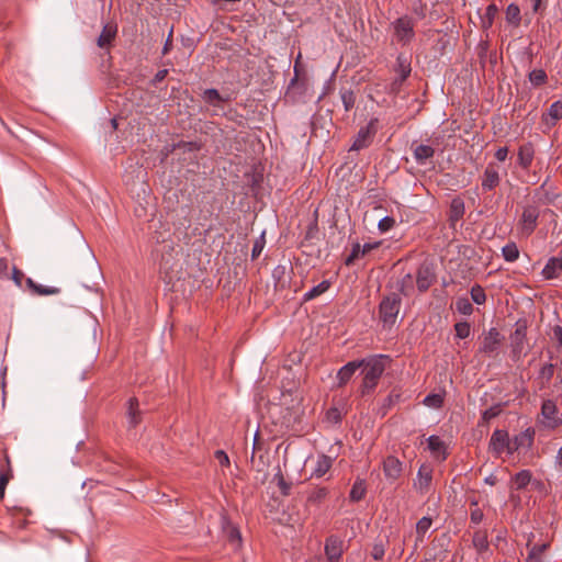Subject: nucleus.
Returning <instances> with one entry per match:
<instances>
[{"mask_svg":"<svg viewBox=\"0 0 562 562\" xmlns=\"http://www.w3.org/2000/svg\"><path fill=\"white\" fill-rule=\"evenodd\" d=\"M171 34H172V32L169 33V36H168V38H167V41H166V43L164 45V49H162V54L164 55L167 54L169 52L170 47H171V44H172Z\"/></svg>","mask_w":562,"mask_h":562,"instance_id":"nucleus-62","label":"nucleus"},{"mask_svg":"<svg viewBox=\"0 0 562 562\" xmlns=\"http://www.w3.org/2000/svg\"><path fill=\"white\" fill-rule=\"evenodd\" d=\"M473 544L479 551H484L488 547L487 533L484 530H477L473 535Z\"/></svg>","mask_w":562,"mask_h":562,"instance_id":"nucleus-32","label":"nucleus"},{"mask_svg":"<svg viewBox=\"0 0 562 562\" xmlns=\"http://www.w3.org/2000/svg\"><path fill=\"white\" fill-rule=\"evenodd\" d=\"M117 33V25L113 22L103 25L102 31L97 40L100 48L109 49Z\"/></svg>","mask_w":562,"mask_h":562,"instance_id":"nucleus-16","label":"nucleus"},{"mask_svg":"<svg viewBox=\"0 0 562 562\" xmlns=\"http://www.w3.org/2000/svg\"><path fill=\"white\" fill-rule=\"evenodd\" d=\"M503 337L496 328H490L483 334L479 352L487 357H494L501 347Z\"/></svg>","mask_w":562,"mask_h":562,"instance_id":"nucleus-3","label":"nucleus"},{"mask_svg":"<svg viewBox=\"0 0 562 562\" xmlns=\"http://www.w3.org/2000/svg\"><path fill=\"white\" fill-rule=\"evenodd\" d=\"M542 425L548 429H555L562 425V415L552 400H544L541 405Z\"/></svg>","mask_w":562,"mask_h":562,"instance_id":"nucleus-5","label":"nucleus"},{"mask_svg":"<svg viewBox=\"0 0 562 562\" xmlns=\"http://www.w3.org/2000/svg\"><path fill=\"white\" fill-rule=\"evenodd\" d=\"M327 490L325 487H321V488H317L316 491H314L311 496L308 497L310 501H313V502H319L322 499H324L326 496H327Z\"/></svg>","mask_w":562,"mask_h":562,"instance_id":"nucleus-50","label":"nucleus"},{"mask_svg":"<svg viewBox=\"0 0 562 562\" xmlns=\"http://www.w3.org/2000/svg\"><path fill=\"white\" fill-rule=\"evenodd\" d=\"M167 74H168L167 69H161V70L157 71V74L154 77L153 82L156 85V83L162 81L166 78Z\"/></svg>","mask_w":562,"mask_h":562,"instance_id":"nucleus-59","label":"nucleus"},{"mask_svg":"<svg viewBox=\"0 0 562 562\" xmlns=\"http://www.w3.org/2000/svg\"><path fill=\"white\" fill-rule=\"evenodd\" d=\"M541 274L546 280L559 278L562 274V254L549 258Z\"/></svg>","mask_w":562,"mask_h":562,"instance_id":"nucleus-15","label":"nucleus"},{"mask_svg":"<svg viewBox=\"0 0 562 562\" xmlns=\"http://www.w3.org/2000/svg\"><path fill=\"white\" fill-rule=\"evenodd\" d=\"M503 257L508 262H514L519 257V250L515 243L506 244L502 249Z\"/></svg>","mask_w":562,"mask_h":562,"instance_id":"nucleus-30","label":"nucleus"},{"mask_svg":"<svg viewBox=\"0 0 562 562\" xmlns=\"http://www.w3.org/2000/svg\"><path fill=\"white\" fill-rule=\"evenodd\" d=\"M508 155V148L507 147H499L495 153V158L498 161H504L507 158Z\"/></svg>","mask_w":562,"mask_h":562,"instance_id":"nucleus-55","label":"nucleus"},{"mask_svg":"<svg viewBox=\"0 0 562 562\" xmlns=\"http://www.w3.org/2000/svg\"><path fill=\"white\" fill-rule=\"evenodd\" d=\"M431 524H432V520L430 517H422L417 524H416V533H417V537L423 539L424 536L426 535V532L429 530V528L431 527Z\"/></svg>","mask_w":562,"mask_h":562,"instance_id":"nucleus-35","label":"nucleus"},{"mask_svg":"<svg viewBox=\"0 0 562 562\" xmlns=\"http://www.w3.org/2000/svg\"><path fill=\"white\" fill-rule=\"evenodd\" d=\"M387 359V356L375 355L359 361L362 362L361 367H363L362 394L374 390L378 385V381L385 370V361Z\"/></svg>","mask_w":562,"mask_h":562,"instance_id":"nucleus-2","label":"nucleus"},{"mask_svg":"<svg viewBox=\"0 0 562 562\" xmlns=\"http://www.w3.org/2000/svg\"><path fill=\"white\" fill-rule=\"evenodd\" d=\"M456 308L463 315H470L473 312V306L467 297H459L456 302Z\"/></svg>","mask_w":562,"mask_h":562,"instance_id":"nucleus-40","label":"nucleus"},{"mask_svg":"<svg viewBox=\"0 0 562 562\" xmlns=\"http://www.w3.org/2000/svg\"><path fill=\"white\" fill-rule=\"evenodd\" d=\"M395 225V220L392 216H384L378 223V228L381 233H386Z\"/></svg>","mask_w":562,"mask_h":562,"instance_id":"nucleus-46","label":"nucleus"},{"mask_svg":"<svg viewBox=\"0 0 562 562\" xmlns=\"http://www.w3.org/2000/svg\"><path fill=\"white\" fill-rule=\"evenodd\" d=\"M265 245H266V240H265V233H262L256 240H255V244L252 246V250H251V257L252 259H256L260 256V254L262 252L263 248H265Z\"/></svg>","mask_w":562,"mask_h":562,"instance_id":"nucleus-44","label":"nucleus"},{"mask_svg":"<svg viewBox=\"0 0 562 562\" xmlns=\"http://www.w3.org/2000/svg\"><path fill=\"white\" fill-rule=\"evenodd\" d=\"M401 301L397 295L386 296L380 303V317L384 324L393 325L400 312Z\"/></svg>","mask_w":562,"mask_h":562,"instance_id":"nucleus-4","label":"nucleus"},{"mask_svg":"<svg viewBox=\"0 0 562 562\" xmlns=\"http://www.w3.org/2000/svg\"><path fill=\"white\" fill-rule=\"evenodd\" d=\"M471 522L477 525L483 520V513L481 509H475L471 512Z\"/></svg>","mask_w":562,"mask_h":562,"instance_id":"nucleus-54","label":"nucleus"},{"mask_svg":"<svg viewBox=\"0 0 562 562\" xmlns=\"http://www.w3.org/2000/svg\"><path fill=\"white\" fill-rule=\"evenodd\" d=\"M8 271V261L4 258H0V277L7 274Z\"/></svg>","mask_w":562,"mask_h":562,"instance_id":"nucleus-60","label":"nucleus"},{"mask_svg":"<svg viewBox=\"0 0 562 562\" xmlns=\"http://www.w3.org/2000/svg\"><path fill=\"white\" fill-rule=\"evenodd\" d=\"M452 207H453V211H454L457 216L462 215V213H463V205H462V203H458L457 204V201H453L452 202Z\"/></svg>","mask_w":562,"mask_h":562,"instance_id":"nucleus-61","label":"nucleus"},{"mask_svg":"<svg viewBox=\"0 0 562 562\" xmlns=\"http://www.w3.org/2000/svg\"><path fill=\"white\" fill-rule=\"evenodd\" d=\"M380 243H367L362 246L361 255L364 256L366 254L370 252L371 250L379 247Z\"/></svg>","mask_w":562,"mask_h":562,"instance_id":"nucleus-57","label":"nucleus"},{"mask_svg":"<svg viewBox=\"0 0 562 562\" xmlns=\"http://www.w3.org/2000/svg\"><path fill=\"white\" fill-rule=\"evenodd\" d=\"M157 239V247L154 249L155 260L158 263L159 273L161 279L167 283L173 285L179 281L182 274V263L180 259V251L177 249L172 240H167L161 236Z\"/></svg>","mask_w":562,"mask_h":562,"instance_id":"nucleus-1","label":"nucleus"},{"mask_svg":"<svg viewBox=\"0 0 562 562\" xmlns=\"http://www.w3.org/2000/svg\"><path fill=\"white\" fill-rule=\"evenodd\" d=\"M456 336L459 339L469 337L471 333V326L468 322H460L454 325Z\"/></svg>","mask_w":562,"mask_h":562,"instance_id":"nucleus-42","label":"nucleus"},{"mask_svg":"<svg viewBox=\"0 0 562 562\" xmlns=\"http://www.w3.org/2000/svg\"><path fill=\"white\" fill-rule=\"evenodd\" d=\"M539 217V212L535 206H527L524 209L521 214L520 224L521 229L527 235L531 234L537 226V220Z\"/></svg>","mask_w":562,"mask_h":562,"instance_id":"nucleus-14","label":"nucleus"},{"mask_svg":"<svg viewBox=\"0 0 562 562\" xmlns=\"http://www.w3.org/2000/svg\"><path fill=\"white\" fill-rule=\"evenodd\" d=\"M26 284L37 295H52L59 293L58 288L36 284L31 278L26 279Z\"/></svg>","mask_w":562,"mask_h":562,"instance_id":"nucleus-26","label":"nucleus"},{"mask_svg":"<svg viewBox=\"0 0 562 562\" xmlns=\"http://www.w3.org/2000/svg\"><path fill=\"white\" fill-rule=\"evenodd\" d=\"M384 554H385L384 546L382 543H374L372 551H371L372 558L376 561H380L383 559Z\"/></svg>","mask_w":562,"mask_h":562,"instance_id":"nucleus-49","label":"nucleus"},{"mask_svg":"<svg viewBox=\"0 0 562 562\" xmlns=\"http://www.w3.org/2000/svg\"><path fill=\"white\" fill-rule=\"evenodd\" d=\"M366 483L363 480H357L350 491L349 497L352 502L361 501L366 495Z\"/></svg>","mask_w":562,"mask_h":562,"instance_id":"nucleus-27","label":"nucleus"},{"mask_svg":"<svg viewBox=\"0 0 562 562\" xmlns=\"http://www.w3.org/2000/svg\"><path fill=\"white\" fill-rule=\"evenodd\" d=\"M553 335H554V338L557 339L559 346L562 347V326H559V325L554 326Z\"/></svg>","mask_w":562,"mask_h":562,"instance_id":"nucleus-56","label":"nucleus"},{"mask_svg":"<svg viewBox=\"0 0 562 562\" xmlns=\"http://www.w3.org/2000/svg\"><path fill=\"white\" fill-rule=\"evenodd\" d=\"M484 482L488 485H495L497 483V476L495 474H490L485 477Z\"/></svg>","mask_w":562,"mask_h":562,"instance_id":"nucleus-63","label":"nucleus"},{"mask_svg":"<svg viewBox=\"0 0 562 562\" xmlns=\"http://www.w3.org/2000/svg\"><path fill=\"white\" fill-rule=\"evenodd\" d=\"M471 299L474 303L481 305L486 301L484 289L480 285H474L471 289Z\"/></svg>","mask_w":562,"mask_h":562,"instance_id":"nucleus-41","label":"nucleus"},{"mask_svg":"<svg viewBox=\"0 0 562 562\" xmlns=\"http://www.w3.org/2000/svg\"><path fill=\"white\" fill-rule=\"evenodd\" d=\"M127 418H128V425L131 427H136L140 422V413L138 411V401L136 398L128 400Z\"/></svg>","mask_w":562,"mask_h":562,"instance_id":"nucleus-23","label":"nucleus"},{"mask_svg":"<svg viewBox=\"0 0 562 562\" xmlns=\"http://www.w3.org/2000/svg\"><path fill=\"white\" fill-rule=\"evenodd\" d=\"M547 544L533 546L526 559V562H542V553L546 550Z\"/></svg>","mask_w":562,"mask_h":562,"instance_id":"nucleus-38","label":"nucleus"},{"mask_svg":"<svg viewBox=\"0 0 562 562\" xmlns=\"http://www.w3.org/2000/svg\"><path fill=\"white\" fill-rule=\"evenodd\" d=\"M329 288H330V281L323 280L321 283H318L317 285L313 286L307 292H305L303 300L304 301L314 300L315 297L325 293Z\"/></svg>","mask_w":562,"mask_h":562,"instance_id":"nucleus-24","label":"nucleus"},{"mask_svg":"<svg viewBox=\"0 0 562 562\" xmlns=\"http://www.w3.org/2000/svg\"><path fill=\"white\" fill-rule=\"evenodd\" d=\"M276 479L278 481V486L283 495H289L291 491V483L285 482L283 475L281 473H278L276 475Z\"/></svg>","mask_w":562,"mask_h":562,"instance_id":"nucleus-47","label":"nucleus"},{"mask_svg":"<svg viewBox=\"0 0 562 562\" xmlns=\"http://www.w3.org/2000/svg\"><path fill=\"white\" fill-rule=\"evenodd\" d=\"M509 436L506 430L496 429L491 436L490 449L495 456H501L508 447Z\"/></svg>","mask_w":562,"mask_h":562,"instance_id":"nucleus-13","label":"nucleus"},{"mask_svg":"<svg viewBox=\"0 0 562 562\" xmlns=\"http://www.w3.org/2000/svg\"><path fill=\"white\" fill-rule=\"evenodd\" d=\"M529 81L535 86H541L547 81V74L542 69H533L529 74Z\"/></svg>","mask_w":562,"mask_h":562,"instance_id":"nucleus-39","label":"nucleus"},{"mask_svg":"<svg viewBox=\"0 0 562 562\" xmlns=\"http://www.w3.org/2000/svg\"><path fill=\"white\" fill-rule=\"evenodd\" d=\"M497 12L498 8L494 3L487 5L485 14L481 18V24L483 29L487 30L493 25Z\"/></svg>","mask_w":562,"mask_h":562,"instance_id":"nucleus-28","label":"nucleus"},{"mask_svg":"<svg viewBox=\"0 0 562 562\" xmlns=\"http://www.w3.org/2000/svg\"><path fill=\"white\" fill-rule=\"evenodd\" d=\"M402 462L393 456H389L383 460V473L387 481H396L403 471Z\"/></svg>","mask_w":562,"mask_h":562,"instance_id":"nucleus-11","label":"nucleus"},{"mask_svg":"<svg viewBox=\"0 0 562 562\" xmlns=\"http://www.w3.org/2000/svg\"><path fill=\"white\" fill-rule=\"evenodd\" d=\"M24 274L22 271H20L16 267L13 268L12 270V280L14 281V283L18 285V286H21L22 285V279H23Z\"/></svg>","mask_w":562,"mask_h":562,"instance_id":"nucleus-53","label":"nucleus"},{"mask_svg":"<svg viewBox=\"0 0 562 562\" xmlns=\"http://www.w3.org/2000/svg\"><path fill=\"white\" fill-rule=\"evenodd\" d=\"M533 430L530 428L526 429L525 431L518 434L514 438V449H520V448H530L533 442Z\"/></svg>","mask_w":562,"mask_h":562,"instance_id":"nucleus-22","label":"nucleus"},{"mask_svg":"<svg viewBox=\"0 0 562 562\" xmlns=\"http://www.w3.org/2000/svg\"><path fill=\"white\" fill-rule=\"evenodd\" d=\"M548 116L552 120V125L562 117V101H555L550 105Z\"/></svg>","mask_w":562,"mask_h":562,"instance_id":"nucleus-36","label":"nucleus"},{"mask_svg":"<svg viewBox=\"0 0 562 562\" xmlns=\"http://www.w3.org/2000/svg\"><path fill=\"white\" fill-rule=\"evenodd\" d=\"M362 246L360 244H355L350 255L346 258V265H351L357 258L361 255Z\"/></svg>","mask_w":562,"mask_h":562,"instance_id":"nucleus-48","label":"nucleus"},{"mask_svg":"<svg viewBox=\"0 0 562 562\" xmlns=\"http://www.w3.org/2000/svg\"><path fill=\"white\" fill-rule=\"evenodd\" d=\"M215 458L220 462L221 465L227 467L229 465V458L223 450H217L215 452Z\"/></svg>","mask_w":562,"mask_h":562,"instance_id":"nucleus-52","label":"nucleus"},{"mask_svg":"<svg viewBox=\"0 0 562 562\" xmlns=\"http://www.w3.org/2000/svg\"><path fill=\"white\" fill-rule=\"evenodd\" d=\"M203 100L212 105H217L223 101V98L216 89H206L203 93Z\"/></svg>","mask_w":562,"mask_h":562,"instance_id":"nucleus-37","label":"nucleus"},{"mask_svg":"<svg viewBox=\"0 0 562 562\" xmlns=\"http://www.w3.org/2000/svg\"><path fill=\"white\" fill-rule=\"evenodd\" d=\"M231 538H232V539H236L237 541H239V540H240V533H239V531H238L237 529H235V528H234V529H232V531H231Z\"/></svg>","mask_w":562,"mask_h":562,"instance_id":"nucleus-64","label":"nucleus"},{"mask_svg":"<svg viewBox=\"0 0 562 562\" xmlns=\"http://www.w3.org/2000/svg\"><path fill=\"white\" fill-rule=\"evenodd\" d=\"M397 72L401 81H404L411 74V65L403 56L397 57Z\"/></svg>","mask_w":562,"mask_h":562,"instance_id":"nucleus-34","label":"nucleus"},{"mask_svg":"<svg viewBox=\"0 0 562 562\" xmlns=\"http://www.w3.org/2000/svg\"><path fill=\"white\" fill-rule=\"evenodd\" d=\"M501 412L502 406L499 404L493 405L483 412L482 419L484 422H490L491 419L497 417L501 414Z\"/></svg>","mask_w":562,"mask_h":562,"instance_id":"nucleus-45","label":"nucleus"},{"mask_svg":"<svg viewBox=\"0 0 562 562\" xmlns=\"http://www.w3.org/2000/svg\"><path fill=\"white\" fill-rule=\"evenodd\" d=\"M554 367L552 363H548L543 366L540 370V375L542 378H546L547 380H550L553 375Z\"/></svg>","mask_w":562,"mask_h":562,"instance_id":"nucleus-51","label":"nucleus"},{"mask_svg":"<svg viewBox=\"0 0 562 562\" xmlns=\"http://www.w3.org/2000/svg\"><path fill=\"white\" fill-rule=\"evenodd\" d=\"M432 481V468L429 464H422L417 471V476L413 482L414 488L420 493L426 494Z\"/></svg>","mask_w":562,"mask_h":562,"instance_id":"nucleus-9","label":"nucleus"},{"mask_svg":"<svg viewBox=\"0 0 562 562\" xmlns=\"http://www.w3.org/2000/svg\"><path fill=\"white\" fill-rule=\"evenodd\" d=\"M362 366V362L350 361L344 367H341L337 373V378L339 380V384H346L351 376L355 374L356 370Z\"/></svg>","mask_w":562,"mask_h":562,"instance_id":"nucleus-20","label":"nucleus"},{"mask_svg":"<svg viewBox=\"0 0 562 562\" xmlns=\"http://www.w3.org/2000/svg\"><path fill=\"white\" fill-rule=\"evenodd\" d=\"M8 477L5 475H0V499L4 497L5 487L8 484Z\"/></svg>","mask_w":562,"mask_h":562,"instance_id":"nucleus-58","label":"nucleus"},{"mask_svg":"<svg viewBox=\"0 0 562 562\" xmlns=\"http://www.w3.org/2000/svg\"><path fill=\"white\" fill-rule=\"evenodd\" d=\"M427 442H428V448L432 453H435L437 456H441L442 460L446 459L445 443L438 436H435V435L430 436L427 439Z\"/></svg>","mask_w":562,"mask_h":562,"instance_id":"nucleus-25","label":"nucleus"},{"mask_svg":"<svg viewBox=\"0 0 562 562\" xmlns=\"http://www.w3.org/2000/svg\"><path fill=\"white\" fill-rule=\"evenodd\" d=\"M435 281V273L429 267H422L417 271L416 283L420 292L427 291Z\"/></svg>","mask_w":562,"mask_h":562,"instance_id":"nucleus-17","label":"nucleus"},{"mask_svg":"<svg viewBox=\"0 0 562 562\" xmlns=\"http://www.w3.org/2000/svg\"><path fill=\"white\" fill-rule=\"evenodd\" d=\"M345 550V541L337 536H330L325 542V554L328 562H339Z\"/></svg>","mask_w":562,"mask_h":562,"instance_id":"nucleus-8","label":"nucleus"},{"mask_svg":"<svg viewBox=\"0 0 562 562\" xmlns=\"http://www.w3.org/2000/svg\"><path fill=\"white\" fill-rule=\"evenodd\" d=\"M533 159V148L531 144L520 146L518 150V164L527 169L531 165Z\"/></svg>","mask_w":562,"mask_h":562,"instance_id":"nucleus-21","label":"nucleus"},{"mask_svg":"<svg viewBox=\"0 0 562 562\" xmlns=\"http://www.w3.org/2000/svg\"><path fill=\"white\" fill-rule=\"evenodd\" d=\"M423 402L428 407L439 408L442 406L443 397L440 394H428Z\"/></svg>","mask_w":562,"mask_h":562,"instance_id":"nucleus-43","label":"nucleus"},{"mask_svg":"<svg viewBox=\"0 0 562 562\" xmlns=\"http://www.w3.org/2000/svg\"><path fill=\"white\" fill-rule=\"evenodd\" d=\"M331 465L333 458L325 454H321L315 462V467L312 471V476L317 479L324 476L329 471Z\"/></svg>","mask_w":562,"mask_h":562,"instance_id":"nucleus-19","label":"nucleus"},{"mask_svg":"<svg viewBox=\"0 0 562 562\" xmlns=\"http://www.w3.org/2000/svg\"><path fill=\"white\" fill-rule=\"evenodd\" d=\"M514 483L517 490L525 488L531 480V472L528 470H521L514 476Z\"/></svg>","mask_w":562,"mask_h":562,"instance_id":"nucleus-31","label":"nucleus"},{"mask_svg":"<svg viewBox=\"0 0 562 562\" xmlns=\"http://www.w3.org/2000/svg\"><path fill=\"white\" fill-rule=\"evenodd\" d=\"M520 20L521 18L519 7L515 3L508 4V7L506 8V21L514 26H518Z\"/></svg>","mask_w":562,"mask_h":562,"instance_id":"nucleus-29","label":"nucleus"},{"mask_svg":"<svg viewBox=\"0 0 562 562\" xmlns=\"http://www.w3.org/2000/svg\"><path fill=\"white\" fill-rule=\"evenodd\" d=\"M340 98L346 111H349L353 108L356 102V97L352 90L350 89H341Z\"/></svg>","mask_w":562,"mask_h":562,"instance_id":"nucleus-33","label":"nucleus"},{"mask_svg":"<svg viewBox=\"0 0 562 562\" xmlns=\"http://www.w3.org/2000/svg\"><path fill=\"white\" fill-rule=\"evenodd\" d=\"M434 155H435V149L429 145L418 144V145L414 146L413 156H414V159L419 165H425L427 162V160H429L430 158L434 157Z\"/></svg>","mask_w":562,"mask_h":562,"instance_id":"nucleus-18","label":"nucleus"},{"mask_svg":"<svg viewBox=\"0 0 562 562\" xmlns=\"http://www.w3.org/2000/svg\"><path fill=\"white\" fill-rule=\"evenodd\" d=\"M499 181L498 168L494 164H488L482 176V190L484 192L492 191L499 184Z\"/></svg>","mask_w":562,"mask_h":562,"instance_id":"nucleus-12","label":"nucleus"},{"mask_svg":"<svg viewBox=\"0 0 562 562\" xmlns=\"http://www.w3.org/2000/svg\"><path fill=\"white\" fill-rule=\"evenodd\" d=\"M393 27L397 41L401 42L402 44H407L414 38V22L411 18H398L393 23Z\"/></svg>","mask_w":562,"mask_h":562,"instance_id":"nucleus-6","label":"nucleus"},{"mask_svg":"<svg viewBox=\"0 0 562 562\" xmlns=\"http://www.w3.org/2000/svg\"><path fill=\"white\" fill-rule=\"evenodd\" d=\"M374 123L375 121L372 120L358 131L350 150H360L367 148L370 145L371 139L375 134Z\"/></svg>","mask_w":562,"mask_h":562,"instance_id":"nucleus-10","label":"nucleus"},{"mask_svg":"<svg viewBox=\"0 0 562 562\" xmlns=\"http://www.w3.org/2000/svg\"><path fill=\"white\" fill-rule=\"evenodd\" d=\"M527 327L525 324L517 323L514 333L510 336L512 353L515 360L520 359L524 353L526 342Z\"/></svg>","mask_w":562,"mask_h":562,"instance_id":"nucleus-7","label":"nucleus"}]
</instances>
